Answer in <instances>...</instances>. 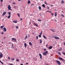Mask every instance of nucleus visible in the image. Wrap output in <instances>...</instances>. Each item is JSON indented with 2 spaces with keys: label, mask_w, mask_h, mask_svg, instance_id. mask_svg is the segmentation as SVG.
<instances>
[{
  "label": "nucleus",
  "mask_w": 65,
  "mask_h": 65,
  "mask_svg": "<svg viewBox=\"0 0 65 65\" xmlns=\"http://www.w3.org/2000/svg\"><path fill=\"white\" fill-rule=\"evenodd\" d=\"M3 1V0H1V2H2Z\"/></svg>",
  "instance_id": "obj_51"
},
{
  "label": "nucleus",
  "mask_w": 65,
  "mask_h": 65,
  "mask_svg": "<svg viewBox=\"0 0 65 65\" xmlns=\"http://www.w3.org/2000/svg\"><path fill=\"white\" fill-rule=\"evenodd\" d=\"M61 16H62V17H64V15H63L62 14L61 15Z\"/></svg>",
  "instance_id": "obj_39"
},
{
  "label": "nucleus",
  "mask_w": 65,
  "mask_h": 65,
  "mask_svg": "<svg viewBox=\"0 0 65 65\" xmlns=\"http://www.w3.org/2000/svg\"><path fill=\"white\" fill-rule=\"evenodd\" d=\"M16 61L17 62H19V61H20V60H19V59H16Z\"/></svg>",
  "instance_id": "obj_27"
},
{
  "label": "nucleus",
  "mask_w": 65,
  "mask_h": 65,
  "mask_svg": "<svg viewBox=\"0 0 65 65\" xmlns=\"http://www.w3.org/2000/svg\"><path fill=\"white\" fill-rule=\"evenodd\" d=\"M57 12H55V17H56L57 16Z\"/></svg>",
  "instance_id": "obj_18"
},
{
  "label": "nucleus",
  "mask_w": 65,
  "mask_h": 65,
  "mask_svg": "<svg viewBox=\"0 0 65 65\" xmlns=\"http://www.w3.org/2000/svg\"><path fill=\"white\" fill-rule=\"evenodd\" d=\"M0 62H1V63H2V64L3 65V63L1 61V60H0Z\"/></svg>",
  "instance_id": "obj_31"
},
{
  "label": "nucleus",
  "mask_w": 65,
  "mask_h": 65,
  "mask_svg": "<svg viewBox=\"0 0 65 65\" xmlns=\"http://www.w3.org/2000/svg\"><path fill=\"white\" fill-rule=\"evenodd\" d=\"M61 50H62V48H61L60 49L58 50V51H61Z\"/></svg>",
  "instance_id": "obj_29"
},
{
  "label": "nucleus",
  "mask_w": 65,
  "mask_h": 65,
  "mask_svg": "<svg viewBox=\"0 0 65 65\" xmlns=\"http://www.w3.org/2000/svg\"><path fill=\"white\" fill-rule=\"evenodd\" d=\"M26 64H27V65H28V63H26Z\"/></svg>",
  "instance_id": "obj_57"
},
{
  "label": "nucleus",
  "mask_w": 65,
  "mask_h": 65,
  "mask_svg": "<svg viewBox=\"0 0 65 65\" xmlns=\"http://www.w3.org/2000/svg\"><path fill=\"white\" fill-rule=\"evenodd\" d=\"M9 43H11L10 42Z\"/></svg>",
  "instance_id": "obj_61"
},
{
  "label": "nucleus",
  "mask_w": 65,
  "mask_h": 65,
  "mask_svg": "<svg viewBox=\"0 0 65 65\" xmlns=\"http://www.w3.org/2000/svg\"><path fill=\"white\" fill-rule=\"evenodd\" d=\"M46 65H49L47 64Z\"/></svg>",
  "instance_id": "obj_64"
},
{
  "label": "nucleus",
  "mask_w": 65,
  "mask_h": 65,
  "mask_svg": "<svg viewBox=\"0 0 65 65\" xmlns=\"http://www.w3.org/2000/svg\"><path fill=\"white\" fill-rule=\"evenodd\" d=\"M30 35L29 34H28V37H30Z\"/></svg>",
  "instance_id": "obj_42"
},
{
  "label": "nucleus",
  "mask_w": 65,
  "mask_h": 65,
  "mask_svg": "<svg viewBox=\"0 0 65 65\" xmlns=\"http://www.w3.org/2000/svg\"><path fill=\"white\" fill-rule=\"evenodd\" d=\"M27 38H28V36H27V35H26L25 38V39H27Z\"/></svg>",
  "instance_id": "obj_20"
},
{
  "label": "nucleus",
  "mask_w": 65,
  "mask_h": 65,
  "mask_svg": "<svg viewBox=\"0 0 65 65\" xmlns=\"http://www.w3.org/2000/svg\"><path fill=\"white\" fill-rule=\"evenodd\" d=\"M40 43H42V40H41L40 39Z\"/></svg>",
  "instance_id": "obj_23"
},
{
  "label": "nucleus",
  "mask_w": 65,
  "mask_h": 65,
  "mask_svg": "<svg viewBox=\"0 0 65 65\" xmlns=\"http://www.w3.org/2000/svg\"><path fill=\"white\" fill-rule=\"evenodd\" d=\"M3 30L4 31V32H6V28L5 27L3 28Z\"/></svg>",
  "instance_id": "obj_8"
},
{
  "label": "nucleus",
  "mask_w": 65,
  "mask_h": 65,
  "mask_svg": "<svg viewBox=\"0 0 65 65\" xmlns=\"http://www.w3.org/2000/svg\"><path fill=\"white\" fill-rule=\"evenodd\" d=\"M21 1V0H18V1L19 2Z\"/></svg>",
  "instance_id": "obj_48"
},
{
  "label": "nucleus",
  "mask_w": 65,
  "mask_h": 65,
  "mask_svg": "<svg viewBox=\"0 0 65 65\" xmlns=\"http://www.w3.org/2000/svg\"><path fill=\"white\" fill-rule=\"evenodd\" d=\"M13 4H15V3H12Z\"/></svg>",
  "instance_id": "obj_52"
},
{
  "label": "nucleus",
  "mask_w": 65,
  "mask_h": 65,
  "mask_svg": "<svg viewBox=\"0 0 65 65\" xmlns=\"http://www.w3.org/2000/svg\"><path fill=\"white\" fill-rule=\"evenodd\" d=\"M24 46L25 47H27V43H25L24 44Z\"/></svg>",
  "instance_id": "obj_14"
},
{
  "label": "nucleus",
  "mask_w": 65,
  "mask_h": 65,
  "mask_svg": "<svg viewBox=\"0 0 65 65\" xmlns=\"http://www.w3.org/2000/svg\"><path fill=\"white\" fill-rule=\"evenodd\" d=\"M62 12H63V11H62Z\"/></svg>",
  "instance_id": "obj_63"
},
{
  "label": "nucleus",
  "mask_w": 65,
  "mask_h": 65,
  "mask_svg": "<svg viewBox=\"0 0 65 65\" xmlns=\"http://www.w3.org/2000/svg\"><path fill=\"white\" fill-rule=\"evenodd\" d=\"M3 54L1 52H0V58H2L3 57Z\"/></svg>",
  "instance_id": "obj_5"
},
{
  "label": "nucleus",
  "mask_w": 65,
  "mask_h": 65,
  "mask_svg": "<svg viewBox=\"0 0 65 65\" xmlns=\"http://www.w3.org/2000/svg\"><path fill=\"white\" fill-rule=\"evenodd\" d=\"M61 3H64V1L62 0V1H61Z\"/></svg>",
  "instance_id": "obj_33"
},
{
  "label": "nucleus",
  "mask_w": 65,
  "mask_h": 65,
  "mask_svg": "<svg viewBox=\"0 0 65 65\" xmlns=\"http://www.w3.org/2000/svg\"><path fill=\"white\" fill-rule=\"evenodd\" d=\"M8 14L9 15H10V14H11V13H10V12H8Z\"/></svg>",
  "instance_id": "obj_30"
},
{
  "label": "nucleus",
  "mask_w": 65,
  "mask_h": 65,
  "mask_svg": "<svg viewBox=\"0 0 65 65\" xmlns=\"http://www.w3.org/2000/svg\"><path fill=\"white\" fill-rule=\"evenodd\" d=\"M10 17H11V15H9V16L8 17V19L10 18Z\"/></svg>",
  "instance_id": "obj_22"
},
{
  "label": "nucleus",
  "mask_w": 65,
  "mask_h": 65,
  "mask_svg": "<svg viewBox=\"0 0 65 65\" xmlns=\"http://www.w3.org/2000/svg\"><path fill=\"white\" fill-rule=\"evenodd\" d=\"M29 44L30 45H31V46H32V44L31 42H29Z\"/></svg>",
  "instance_id": "obj_12"
},
{
  "label": "nucleus",
  "mask_w": 65,
  "mask_h": 65,
  "mask_svg": "<svg viewBox=\"0 0 65 65\" xmlns=\"http://www.w3.org/2000/svg\"><path fill=\"white\" fill-rule=\"evenodd\" d=\"M34 25H35V26L37 27H38V25L36 24L35 23H34Z\"/></svg>",
  "instance_id": "obj_15"
},
{
  "label": "nucleus",
  "mask_w": 65,
  "mask_h": 65,
  "mask_svg": "<svg viewBox=\"0 0 65 65\" xmlns=\"http://www.w3.org/2000/svg\"><path fill=\"white\" fill-rule=\"evenodd\" d=\"M8 59H9V60H10V57H8Z\"/></svg>",
  "instance_id": "obj_45"
},
{
  "label": "nucleus",
  "mask_w": 65,
  "mask_h": 65,
  "mask_svg": "<svg viewBox=\"0 0 65 65\" xmlns=\"http://www.w3.org/2000/svg\"><path fill=\"white\" fill-rule=\"evenodd\" d=\"M9 65H13V64L12 63H10L9 64Z\"/></svg>",
  "instance_id": "obj_44"
},
{
  "label": "nucleus",
  "mask_w": 65,
  "mask_h": 65,
  "mask_svg": "<svg viewBox=\"0 0 65 65\" xmlns=\"http://www.w3.org/2000/svg\"><path fill=\"white\" fill-rule=\"evenodd\" d=\"M39 37H41V35H39Z\"/></svg>",
  "instance_id": "obj_36"
},
{
  "label": "nucleus",
  "mask_w": 65,
  "mask_h": 65,
  "mask_svg": "<svg viewBox=\"0 0 65 65\" xmlns=\"http://www.w3.org/2000/svg\"><path fill=\"white\" fill-rule=\"evenodd\" d=\"M16 28L17 29H18V28H19V26H17L16 27Z\"/></svg>",
  "instance_id": "obj_43"
},
{
  "label": "nucleus",
  "mask_w": 65,
  "mask_h": 65,
  "mask_svg": "<svg viewBox=\"0 0 65 65\" xmlns=\"http://www.w3.org/2000/svg\"><path fill=\"white\" fill-rule=\"evenodd\" d=\"M30 2H30V1H28V4H30Z\"/></svg>",
  "instance_id": "obj_24"
},
{
  "label": "nucleus",
  "mask_w": 65,
  "mask_h": 65,
  "mask_svg": "<svg viewBox=\"0 0 65 65\" xmlns=\"http://www.w3.org/2000/svg\"><path fill=\"white\" fill-rule=\"evenodd\" d=\"M53 48V46H50L48 48V49H52Z\"/></svg>",
  "instance_id": "obj_13"
},
{
  "label": "nucleus",
  "mask_w": 65,
  "mask_h": 65,
  "mask_svg": "<svg viewBox=\"0 0 65 65\" xmlns=\"http://www.w3.org/2000/svg\"><path fill=\"white\" fill-rule=\"evenodd\" d=\"M53 5H51V7H53Z\"/></svg>",
  "instance_id": "obj_46"
},
{
  "label": "nucleus",
  "mask_w": 65,
  "mask_h": 65,
  "mask_svg": "<svg viewBox=\"0 0 65 65\" xmlns=\"http://www.w3.org/2000/svg\"><path fill=\"white\" fill-rule=\"evenodd\" d=\"M5 38V37H4V38Z\"/></svg>",
  "instance_id": "obj_60"
},
{
  "label": "nucleus",
  "mask_w": 65,
  "mask_h": 65,
  "mask_svg": "<svg viewBox=\"0 0 65 65\" xmlns=\"http://www.w3.org/2000/svg\"><path fill=\"white\" fill-rule=\"evenodd\" d=\"M42 6L44 7V8H45V5L44 4H43L42 5Z\"/></svg>",
  "instance_id": "obj_21"
},
{
  "label": "nucleus",
  "mask_w": 65,
  "mask_h": 65,
  "mask_svg": "<svg viewBox=\"0 0 65 65\" xmlns=\"http://www.w3.org/2000/svg\"><path fill=\"white\" fill-rule=\"evenodd\" d=\"M17 15L19 16V17H20V14L19 13L17 14Z\"/></svg>",
  "instance_id": "obj_37"
},
{
  "label": "nucleus",
  "mask_w": 65,
  "mask_h": 65,
  "mask_svg": "<svg viewBox=\"0 0 65 65\" xmlns=\"http://www.w3.org/2000/svg\"><path fill=\"white\" fill-rule=\"evenodd\" d=\"M21 65H23V63H21Z\"/></svg>",
  "instance_id": "obj_56"
},
{
  "label": "nucleus",
  "mask_w": 65,
  "mask_h": 65,
  "mask_svg": "<svg viewBox=\"0 0 65 65\" xmlns=\"http://www.w3.org/2000/svg\"><path fill=\"white\" fill-rule=\"evenodd\" d=\"M58 54H59V55H61V54L60 53V52H59V53H58Z\"/></svg>",
  "instance_id": "obj_34"
},
{
  "label": "nucleus",
  "mask_w": 65,
  "mask_h": 65,
  "mask_svg": "<svg viewBox=\"0 0 65 65\" xmlns=\"http://www.w3.org/2000/svg\"><path fill=\"white\" fill-rule=\"evenodd\" d=\"M37 39H38V36H36Z\"/></svg>",
  "instance_id": "obj_41"
},
{
  "label": "nucleus",
  "mask_w": 65,
  "mask_h": 65,
  "mask_svg": "<svg viewBox=\"0 0 65 65\" xmlns=\"http://www.w3.org/2000/svg\"><path fill=\"white\" fill-rule=\"evenodd\" d=\"M58 59H60V60H62V61H65L64 59L61 57H58Z\"/></svg>",
  "instance_id": "obj_4"
},
{
  "label": "nucleus",
  "mask_w": 65,
  "mask_h": 65,
  "mask_svg": "<svg viewBox=\"0 0 65 65\" xmlns=\"http://www.w3.org/2000/svg\"><path fill=\"white\" fill-rule=\"evenodd\" d=\"M12 48H14V46H13V44H12Z\"/></svg>",
  "instance_id": "obj_25"
},
{
  "label": "nucleus",
  "mask_w": 65,
  "mask_h": 65,
  "mask_svg": "<svg viewBox=\"0 0 65 65\" xmlns=\"http://www.w3.org/2000/svg\"><path fill=\"white\" fill-rule=\"evenodd\" d=\"M21 19V20H22V19Z\"/></svg>",
  "instance_id": "obj_59"
},
{
  "label": "nucleus",
  "mask_w": 65,
  "mask_h": 65,
  "mask_svg": "<svg viewBox=\"0 0 65 65\" xmlns=\"http://www.w3.org/2000/svg\"><path fill=\"white\" fill-rule=\"evenodd\" d=\"M46 50V48H44V51H45Z\"/></svg>",
  "instance_id": "obj_47"
},
{
  "label": "nucleus",
  "mask_w": 65,
  "mask_h": 65,
  "mask_svg": "<svg viewBox=\"0 0 65 65\" xmlns=\"http://www.w3.org/2000/svg\"><path fill=\"white\" fill-rule=\"evenodd\" d=\"M55 21H56V22H57V20H55Z\"/></svg>",
  "instance_id": "obj_58"
},
{
  "label": "nucleus",
  "mask_w": 65,
  "mask_h": 65,
  "mask_svg": "<svg viewBox=\"0 0 65 65\" xmlns=\"http://www.w3.org/2000/svg\"><path fill=\"white\" fill-rule=\"evenodd\" d=\"M54 38H55V39H59V37H58L56 36H55Z\"/></svg>",
  "instance_id": "obj_7"
},
{
  "label": "nucleus",
  "mask_w": 65,
  "mask_h": 65,
  "mask_svg": "<svg viewBox=\"0 0 65 65\" xmlns=\"http://www.w3.org/2000/svg\"><path fill=\"white\" fill-rule=\"evenodd\" d=\"M6 12H4L3 14V16H4L5 15V14H6Z\"/></svg>",
  "instance_id": "obj_9"
},
{
  "label": "nucleus",
  "mask_w": 65,
  "mask_h": 65,
  "mask_svg": "<svg viewBox=\"0 0 65 65\" xmlns=\"http://www.w3.org/2000/svg\"><path fill=\"white\" fill-rule=\"evenodd\" d=\"M47 9H49V7H48V6H47Z\"/></svg>",
  "instance_id": "obj_55"
},
{
  "label": "nucleus",
  "mask_w": 65,
  "mask_h": 65,
  "mask_svg": "<svg viewBox=\"0 0 65 65\" xmlns=\"http://www.w3.org/2000/svg\"><path fill=\"white\" fill-rule=\"evenodd\" d=\"M42 31H41V33H42Z\"/></svg>",
  "instance_id": "obj_62"
},
{
  "label": "nucleus",
  "mask_w": 65,
  "mask_h": 65,
  "mask_svg": "<svg viewBox=\"0 0 65 65\" xmlns=\"http://www.w3.org/2000/svg\"><path fill=\"white\" fill-rule=\"evenodd\" d=\"M39 10H41V7L40 6H39Z\"/></svg>",
  "instance_id": "obj_17"
},
{
  "label": "nucleus",
  "mask_w": 65,
  "mask_h": 65,
  "mask_svg": "<svg viewBox=\"0 0 65 65\" xmlns=\"http://www.w3.org/2000/svg\"><path fill=\"white\" fill-rule=\"evenodd\" d=\"M11 60H13H13H14V58H12L11 59Z\"/></svg>",
  "instance_id": "obj_35"
},
{
  "label": "nucleus",
  "mask_w": 65,
  "mask_h": 65,
  "mask_svg": "<svg viewBox=\"0 0 65 65\" xmlns=\"http://www.w3.org/2000/svg\"><path fill=\"white\" fill-rule=\"evenodd\" d=\"M52 15H54V14L53 13H51Z\"/></svg>",
  "instance_id": "obj_49"
},
{
  "label": "nucleus",
  "mask_w": 65,
  "mask_h": 65,
  "mask_svg": "<svg viewBox=\"0 0 65 65\" xmlns=\"http://www.w3.org/2000/svg\"><path fill=\"white\" fill-rule=\"evenodd\" d=\"M39 56H40V58L41 59H42V55L41 54H39Z\"/></svg>",
  "instance_id": "obj_10"
},
{
  "label": "nucleus",
  "mask_w": 65,
  "mask_h": 65,
  "mask_svg": "<svg viewBox=\"0 0 65 65\" xmlns=\"http://www.w3.org/2000/svg\"><path fill=\"white\" fill-rule=\"evenodd\" d=\"M38 22H41V20L40 19H38Z\"/></svg>",
  "instance_id": "obj_28"
},
{
  "label": "nucleus",
  "mask_w": 65,
  "mask_h": 65,
  "mask_svg": "<svg viewBox=\"0 0 65 65\" xmlns=\"http://www.w3.org/2000/svg\"><path fill=\"white\" fill-rule=\"evenodd\" d=\"M3 27H4V25H3L2 26H1L0 27V28H1V29H2L3 28Z\"/></svg>",
  "instance_id": "obj_16"
},
{
  "label": "nucleus",
  "mask_w": 65,
  "mask_h": 65,
  "mask_svg": "<svg viewBox=\"0 0 65 65\" xmlns=\"http://www.w3.org/2000/svg\"><path fill=\"white\" fill-rule=\"evenodd\" d=\"M44 3L46 4V5H47V4L46 3V2H45Z\"/></svg>",
  "instance_id": "obj_38"
},
{
  "label": "nucleus",
  "mask_w": 65,
  "mask_h": 65,
  "mask_svg": "<svg viewBox=\"0 0 65 65\" xmlns=\"http://www.w3.org/2000/svg\"><path fill=\"white\" fill-rule=\"evenodd\" d=\"M63 44L64 45H65V42L63 43Z\"/></svg>",
  "instance_id": "obj_50"
},
{
  "label": "nucleus",
  "mask_w": 65,
  "mask_h": 65,
  "mask_svg": "<svg viewBox=\"0 0 65 65\" xmlns=\"http://www.w3.org/2000/svg\"><path fill=\"white\" fill-rule=\"evenodd\" d=\"M11 39L12 40L15 41H17V39H16L14 38H12Z\"/></svg>",
  "instance_id": "obj_6"
},
{
  "label": "nucleus",
  "mask_w": 65,
  "mask_h": 65,
  "mask_svg": "<svg viewBox=\"0 0 65 65\" xmlns=\"http://www.w3.org/2000/svg\"><path fill=\"white\" fill-rule=\"evenodd\" d=\"M51 31H52V32H54L55 30H54L52 29H51Z\"/></svg>",
  "instance_id": "obj_26"
},
{
  "label": "nucleus",
  "mask_w": 65,
  "mask_h": 65,
  "mask_svg": "<svg viewBox=\"0 0 65 65\" xmlns=\"http://www.w3.org/2000/svg\"><path fill=\"white\" fill-rule=\"evenodd\" d=\"M11 6L9 5L8 6V10H12L11 9Z\"/></svg>",
  "instance_id": "obj_2"
},
{
  "label": "nucleus",
  "mask_w": 65,
  "mask_h": 65,
  "mask_svg": "<svg viewBox=\"0 0 65 65\" xmlns=\"http://www.w3.org/2000/svg\"><path fill=\"white\" fill-rule=\"evenodd\" d=\"M46 54H48V51H47L45 52H44L43 53V54L44 56H46Z\"/></svg>",
  "instance_id": "obj_1"
},
{
  "label": "nucleus",
  "mask_w": 65,
  "mask_h": 65,
  "mask_svg": "<svg viewBox=\"0 0 65 65\" xmlns=\"http://www.w3.org/2000/svg\"><path fill=\"white\" fill-rule=\"evenodd\" d=\"M13 22L14 23H15V24H17V23H18V21H13Z\"/></svg>",
  "instance_id": "obj_11"
},
{
  "label": "nucleus",
  "mask_w": 65,
  "mask_h": 65,
  "mask_svg": "<svg viewBox=\"0 0 65 65\" xmlns=\"http://www.w3.org/2000/svg\"><path fill=\"white\" fill-rule=\"evenodd\" d=\"M43 37L45 39H46L47 38H46V37H45V35H43Z\"/></svg>",
  "instance_id": "obj_19"
},
{
  "label": "nucleus",
  "mask_w": 65,
  "mask_h": 65,
  "mask_svg": "<svg viewBox=\"0 0 65 65\" xmlns=\"http://www.w3.org/2000/svg\"><path fill=\"white\" fill-rule=\"evenodd\" d=\"M34 5V4H32L31 5V6H32V5Z\"/></svg>",
  "instance_id": "obj_53"
},
{
  "label": "nucleus",
  "mask_w": 65,
  "mask_h": 65,
  "mask_svg": "<svg viewBox=\"0 0 65 65\" xmlns=\"http://www.w3.org/2000/svg\"><path fill=\"white\" fill-rule=\"evenodd\" d=\"M40 35H42V33H41L40 34Z\"/></svg>",
  "instance_id": "obj_54"
},
{
  "label": "nucleus",
  "mask_w": 65,
  "mask_h": 65,
  "mask_svg": "<svg viewBox=\"0 0 65 65\" xmlns=\"http://www.w3.org/2000/svg\"><path fill=\"white\" fill-rule=\"evenodd\" d=\"M1 34L3 35V34H4V32H3L1 33Z\"/></svg>",
  "instance_id": "obj_40"
},
{
  "label": "nucleus",
  "mask_w": 65,
  "mask_h": 65,
  "mask_svg": "<svg viewBox=\"0 0 65 65\" xmlns=\"http://www.w3.org/2000/svg\"><path fill=\"white\" fill-rule=\"evenodd\" d=\"M47 12H50V13H52V11H46Z\"/></svg>",
  "instance_id": "obj_32"
},
{
  "label": "nucleus",
  "mask_w": 65,
  "mask_h": 65,
  "mask_svg": "<svg viewBox=\"0 0 65 65\" xmlns=\"http://www.w3.org/2000/svg\"><path fill=\"white\" fill-rule=\"evenodd\" d=\"M56 62L59 65H60L61 64V63L60 62V61H58V60H56Z\"/></svg>",
  "instance_id": "obj_3"
}]
</instances>
